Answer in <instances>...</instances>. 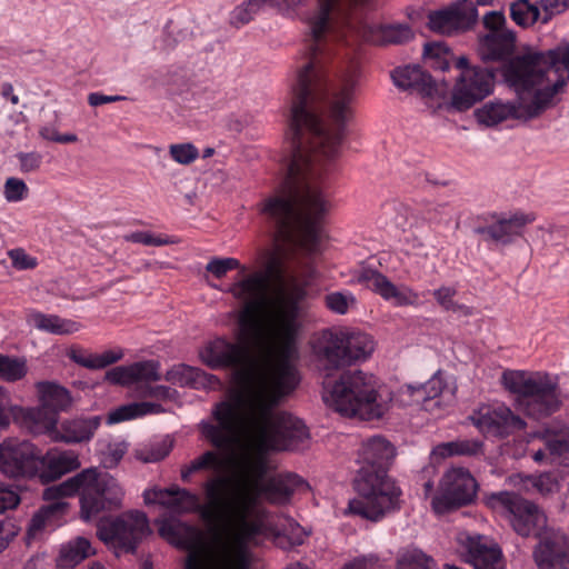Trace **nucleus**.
Wrapping results in <instances>:
<instances>
[{"label": "nucleus", "instance_id": "f03ea898", "mask_svg": "<svg viewBox=\"0 0 569 569\" xmlns=\"http://www.w3.org/2000/svg\"><path fill=\"white\" fill-rule=\"evenodd\" d=\"M227 487L228 481L222 477L203 481L201 488L206 498L204 503L201 502L199 495L176 485L164 489L146 490L143 498L147 505L158 503L177 515L198 513L209 523L232 526L234 541L232 545H222L217 553L214 569H250L251 558L247 546L258 545L267 538H272L282 549L301 546L305 542L307 533L297 522L288 521V526L279 530L261 517L250 519L256 498L246 493L233 500L227 499ZM159 535L171 545L188 551L184 569L191 555L199 556L204 569H210L203 535L196 526L177 518H168L160 522Z\"/></svg>", "mask_w": 569, "mask_h": 569}, {"label": "nucleus", "instance_id": "7ed1b4c3", "mask_svg": "<svg viewBox=\"0 0 569 569\" xmlns=\"http://www.w3.org/2000/svg\"><path fill=\"white\" fill-rule=\"evenodd\" d=\"M519 101L495 100L475 111L479 123L497 126L508 119H532L553 104L569 82V43L547 51H528L510 60L502 70Z\"/></svg>", "mask_w": 569, "mask_h": 569}, {"label": "nucleus", "instance_id": "79ce46f5", "mask_svg": "<svg viewBox=\"0 0 569 569\" xmlns=\"http://www.w3.org/2000/svg\"><path fill=\"white\" fill-rule=\"evenodd\" d=\"M169 154L177 163L188 166L199 158V149L191 142L172 143Z\"/></svg>", "mask_w": 569, "mask_h": 569}, {"label": "nucleus", "instance_id": "de8ad7c7", "mask_svg": "<svg viewBox=\"0 0 569 569\" xmlns=\"http://www.w3.org/2000/svg\"><path fill=\"white\" fill-rule=\"evenodd\" d=\"M11 264L17 270H31L38 266V260L26 252L22 248H14L8 251Z\"/></svg>", "mask_w": 569, "mask_h": 569}, {"label": "nucleus", "instance_id": "72a5a7b5", "mask_svg": "<svg viewBox=\"0 0 569 569\" xmlns=\"http://www.w3.org/2000/svg\"><path fill=\"white\" fill-rule=\"evenodd\" d=\"M221 467L220 456L208 450L181 468L180 477L183 483L192 482V475L200 471H217Z\"/></svg>", "mask_w": 569, "mask_h": 569}, {"label": "nucleus", "instance_id": "49530a36", "mask_svg": "<svg viewBox=\"0 0 569 569\" xmlns=\"http://www.w3.org/2000/svg\"><path fill=\"white\" fill-rule=\"evenodd\" d=\"M436 301L446 311H458L462 308L458 302L453 300L457 295V290L452 287L442 286L432 292Z\"/></svg>", "mask_w": 569, "mask_h": 569}, {"label": "nucleus", "instance_id": "c756f323", "mask_svg": "<svg viewBox=\"0 0 569 569\" xmlns=\"http://www.w3.org/2000/svg\"><path fill=\"white\" fill-rule=\"evenodd\" d=\"M483 452V443L478 439H457L436 446L432 455L440 458L453 456L476 457Z\"/></svg>", "mask_w": 569, "mask_h": 569}, {"label": "nucleus", "instance_id": "ea45409f", "mask_svg": "<svg viewBox=\"0 0 569 569\" xmlns=\"http://www.w3.org/2000/svg\"><path fill=\"white\" fill-rule=\"evenodd\" d=\"M443 388L445 382L440 376V372L435 373L425 385H420L418 387L408 386L411 396L421 395L422 401L437 398L441 395ZM416 401H420V399L417 398Z\"/></svg>", "mask_w": 569, "mask_h": 569}, {"label": "nucleus", "instance_id": "a211bd4d", "mask_svg": "<svg viewBox=\"0 0 569 569\" xmlns=\"http://www.w3.org/2000/svg\"><path fill=\"white\" fill-rule=\"evenodd\" d=\"M470 419L483 435L500 438L526 427L525 420L502 403L481 406L470 416Z\"/></svg>", "mask_w": 569, "mask_h": 569}, {"label": "nucleus", "instance_id": "a18cd8bd", "mask_svg": "<svg viewBox=\"0 0 569 569\" xmlns=\"http://www.w3.org/2000/svg\"><path fill=\"white\" fill-rule=\"evenodd\" d=\"M4 198L9 202H18L23 200L28 194L26 182L18 178H8L4 182Z\"/></svg>", "mask_w": 569, "mask_h": 569}, {"label": "nucleus", "instance_id": "5701e85b", "mask_svg": "<svg viewBox=\"0 0 569 569\" xmlns=\"http://www.w3.org/2000/svg\"><path fill=\"white\" fill-rule=\"evenodd\" d=\"M391 78L396 87L417 91L423 97H433L439 92L432 77L417 64L396 68Z\"/></svg>", "mask_w": 569, "mask_h": 569}, {"label": "nucleus", "instance_id": "ddd939ff", "mask_svg": "<svg viewBox=\"0 0 569 569\" xmlns=\"http://www.w3.org/2000/svg\"><path fill=\"white\" fill-rule=\"evenodd\" d=\"M487 503L506 512L512 529L522 537L539 536L547 528L545 512L533 502L515 492L491 493Z\"/></svg>", "mask_w": 569, "mask_h": 569}, {"label": "nucleus", "instance_id": "f3484780", "mask_svg": "<svg viewBox=\"0 0 569 569\" xmlns=\"http://www.w3.org/2000/svg\"><path fill=\"white\" fill-rule=\"evenodd\" d=\"M535 220L536 214L532 212L515 211L509 216L492 213L490 220H486L483 226L476 228V232L482 236L486 242L506 247L522 237L526 226Z\"/></svg>", "mask_w": 569, "mask_h": 569}, {"label": "nucleus", "instance_id": "37998d69", "mask_svg": "<svg viewBox=\"0 0 569 569\" xmlns=\"http://www.w3.org/2000/svg\"><path fill=\"white\" fill-rule=\"evenodd\" d=\"M528 482L542 496L553 493L559 490V481L553 472H542L530 476Z\"/></svg>", "mask_w": 569, "mask_h": 569}, {"label": "nucleus", "instance_id": "13d9d810", "mask_svg": "<svg viewBox=\"0 0 569 569\" xmlns=\"http://www.w3.org/2000/svg\"><path fill=\"white\" fill-rule=\"evenodd\" d=\"M506 18L500 11H490L483 17V26L488 33L505 32Z\"/></svg>", "mask_w": 569, "mask_h": 569}, {"label": "nucleus", "instance_id": "6e6d98bb", "mask_svg": "<svg viewBox=\"0 0 569 569\" xmlns=\"http://www.w3.org/2000/svg\"><path fill=\"white\" fill-rule=\"evenodd\" d=\"M17 158L20 163V170L23 173H29L38 170L42 163V156L39 152H19Z\"/></svg>", "mask_w": 569, "mask_h": 569}, {"label": "nucleus", "instance_id": "bf43d9fd", "mask_svg": "<svg viewBox=\"0 0 569 569\" xmlns=\"http://www.w3.org/2000/svg\"><path fill=\"white\" fill-rule=\"evenodd\" d=\"M19 503L20 497L14 490L0 486V513L14 509Z\"/></svg>", "mask_w": 569, "mask_h": 569}, {"label": "nucleus", "instance_id": "39448f33", "mask_svg": "<svg viewBox=\"0 0 569 569\" xmlns=\"http://www.w3.org/2000/svg\"><path fill=\"white\" fill-rule=\"evenodd\" d=\"M11 421L34 436L48 435L56 442L81 443L93 438L101 417H78L58 423L57 417L42 409H23L13 405L8 392L0 387V428H7Z\"/></svg>", "mask_w": 569, "mask_h": 569}, {"label": "nucleus", "instance_id": "4be33fe9", "mask_svg": "<svg viewBox=\"0 0 569 569\" xmlns=\"http://www.w3.org/2000/svg\"><path fill=\"white\" fill-rule=\"evenodd\" d=\"M308 483L298 475L287 472L269 478L264 483L257 485L256 501L259 497L271 503H287L298 490H305Z\"/></svg>", "mask_w": 569, "mask_h": 569}, {"label": "nucleus", "instance_id": "f257e3e1", "mask_svg": "<svg viewBox=\"0 0 569 569\" xmlns=\"http://www.w3.org/2000/svg\"><path fill=\"white\" fill-rule=\"evenodd\" d=\"M299 306L288 300L277 309L270 329L272 347L266 363L244 343L226 338L209 341L201 350V361L212 370L231 369L234 389L226 400L214 405L212 422H201L204 438L217 449L233 446L242 430L260 457L246 461L242 475L233 488L229 478L227 499L249 493L256 498L257 485L267 475L268 463L262 457L270 451L298 450L308 439L303 421L291 413L277 410L281 400L299 385V373L292 363L300 331ZM217 476L210 477L216 478Z\"/></svg>", "mask_w": 569, "mask_h": 569}, {"label": "nucleus", "instance_id": "393cba45", "mask_svg": "<svg viewBox=\"0 0 569 569\" xmlns=\"http://www.w3.org/2000/svg\"><path fill=\"white\" fill-rule=\"evenodd\" d=\"M166 379L173 385L197 390H218L222 387V382L217 376L188 365L173 367L167 372Z\"/></svg>", "mask_w": 569, "mask_h": 569}, {"label": "nucleus", "instance_id": "423d86ee", "mask_svg": "<svg viewBox=\"0 0 569 569\" xmlns=\"http://www.w3.org/2000/svg\"><path fill=\"white\" fill-rule=\"evenodd\" d=\"M323 400L336 411L371 420L382 417L385 407L378 401V383L361 370L345 371L336 380L323 382Z\"/></svg>", "mask_w": 569, "mask_h": 569}, {"label": "nucleus", "instance_id": "6ab92c4d", "mask_svg": "<svg viewBox=\"0 0 569 569\" xmlns=\"http://www.w3.org/2000/svg\"><path fill=\"white\" fill-rule=\"evenodd\" d=\"M533 550L538 569L569 568V537L560 530L546 528L539 536Z\"/></svg>", "mask_w": 569, "mask_h": 569}, {"label": "nucleus", "instance_id": "4d7b16f0", "mask_svg": "<svg viewBox=\"0 0 569 569\" xmlns=\"http://www.w3.org/2000/svg\"><path fill=\"white\" fill-rule=\"evenodd\" d=\"M342 569H383V563L376 555H366L355 558Z\"/></svg>", "mask_w": 569, "mask_h": 569}, {"label": "nucleus", "instance_id": "5fc2aeb1", "mask_svg": "<svg viewBox=\"0 0 569 569\" xmlns=\"http://www.w3.org/2000/svg\"><path fill=\"white\" fill-rule=\"evenodd\" d=\"M106 380L113 385H133L130 366H118L110 369L109 371L106 372Z\"/></svg>", "mask_w": 569, "mask_h": 569}, {"label": "nucleus", "instance_id": "774afa93", "mask_svg": "<svg viewBox=\"0 0 569 569\" xmlns=\"http://www.w3.org/2000/svg\"><path fill=\"white\" fill-rule=\"evenodd\" d=\"M77 140H78V137L73 133H64V134L60 133L58 142L59 143H71V142H76Z\"/></svg>", "mask_w": 569, "mask_h": 569}, {"label": "nucleus", "instance_id": "58836bf2", "mask_svg": "<svg viewBox=\"0 0 569 569\" xmlns=\"http://www.w3.org/2000/svg\"><path fill=\"white\" fill-rule=\"evenodd\" d=\"M356 303V297L349 291H335L325 297L326 307L337 315H346Z\"/></svg>", "mask_w": 569, "mask_h": 569}, {"label": "nucleus", "instance_id": "20e7f679", "mask_svg": "<svg viewBox=\"0 0 569 569\" xmlns=\"http://www.w3.org/2000/svg\"><path fill=\"white\" fill-rule=\"evenodd\" d=\"M393 457L395 448L383 437L376 436L362 443L358 452L361 466L353 480L358 497L349 501L350 515L378 522L400 509L402 491L388 476Z\"/></svg>", "mask_w": 569, "mask_h": 569}, {"label": "nucleus", "instance_id": "680f3d73", "mask_svg": "<svg viewBox=\"0 0 569 569\" xmlns=\"http://www.w3.org/2000/svg\"><path fill=\"white\" fill-rule=\"evenodd\" d=\"M16 533V527L11 520H0V552L8 547Z\"/></svg>", "mask_w": 569, "mask_h": 569}, {"label": "nucleus", "instance_id": "09e8293b", "mask_svg": "<svg viewBox=\"0 0 569 569\" xmlns=\"http://www.w3.org/2000/svg\"><path fill=\"white\" fill-rule=\"evenodd\" d=\"M126 241L132 243H141L144 246L160 247L168 244L169 241L161 236H156L148 231H134L130 234L124 236Z\"/></svg>", "mask_w": 569, "mask_h": 569}, {"label": "nucleus", "instance_id": "f704fd0d", "mask_svg": "<svg viewBox=\"0 0 569 569\" xmlns=\"http://www.w3.org/2000/svg\"><path fill=\"white\" fill-rule=\"evenodd\" d=\"M510 18L519 27L528 28L540 21V9L529 0H516L510 4Z\"/></svg>", "mask_w": 569, "mask_h": 569}, {"label": "nucleus", "instance_id": "412c9836", "mask_svg": "<svg viewBox=\"0 0 569 569\" xmlns=\"http://www.w3.org/2000/svg\"><path fill=\"white\" fill-rule=\"evenodd\" d=\"M461 543L475 569H505L502 551L483 536H466Z\"/></svg>", "mask_w": 569, "mask_h": 569}, {"label": "nucleus", "instance_id": "9b49d317", "mask_svg": "<svg viewBox=\"0 0 569 569\" xmlns=\"http://www.w3.org/2000/svg\"><path fill=\"white\" fill-rule=\"evenodd\" d=\"M456 68L460 70L451 91L450 107L462 112L472 108L493 92L496 72L492 69L471 66L468 58L459 57Z\"/></svg>", "mask_w": 569, "mask_h": 569}, {"label": "nucleus", "instance_id": "473e14b6", "mask_svg": "<svg viewBox=\"0 0 569 569\" xmlns=\"http://www.w3.org/2000/svg\"><path fill=\"white\" fill-rule=\"evenodd\" d=\"M30 321L37 329L53 335H70L79 330L76 321L62 319L56 315L33 312L30 315Z\"/></svg>", "mask_w": 569, "mask_h": 569}, {"label": "nucleus", "instance_id": "6e6552de", "mask_svg": "<svg viewBox=\"0 0 569 569\" xmlns=\"http://www.w3.org/2000/svg\"><path fill=\"white\" fill-rule=\"evenodd\" d=\"M53 490L60 497L79 493L84 519H90L103 510L119 508L123 498V490L118 481L108 473H99L93 468L82 470Z\"/></svg>", "mask_w": 569, "mask_h": 569}, {"label": "nucleus", "instance_id": "dca6fc26", "mask_svg": "<svg viewBox=\"0 0 569 569\" xmlns=\"http://www.w3.org/2000/svg\"><path fill=\"white\" fill-rule=\"evenodd\" d=\"M352 281L379 295L383 300L396 307L415 306L419 302V295L410 287H397L378 269L370 266H360L352 273Z\"/></svg>", "mask_w": 569, "mask_h": 569}, {"label": "nucleus", "instance_id": "338daca9", "mask_svg": "<svg viewBox=\"0 0 569 569\" xmlns=\"http://www.w3.org/2000/svg\"><path fill=\"white\" fill-rule=\"evenodd\" d=\"M187 569H204L201 558L197 555H191Z\"/></svg>", "mask_w": 569, "mask_h": 569}, {"label": "nucleus", "instance_id": "aec40b11", "mask_svg": "<svg viewBox=\"0 0 569 569\" xmlns=\"http://www.w3.org/2000/svg\"><path fill=\"white\" fill-rule=\"evenodd\" d=\"M466 1L457 2L448 8L431 11L428 14V27L431 31L451 36L471 29L478 19L475 4L466 6Z\"/></svg>", "mask_w": 569, "mask_h": 569}, {"label": "nucleus", "instance_id": "7c9ffc66", "mask_svg": "<svg viewBox=\"0 0 569 569\" xmlns=\"http://www.w3.org/2000/svg\"><path fill=\"white\" fill-rule=\"evenodd\" d=\"M93 553L88 539L79 537L61 546L58 567L73 568Z\"/></svg>", "mask_w": 569, "mask_h": 569}, {"label": "nucleus", "instance_id": "c85d7f7f", "mask_svg": "<svg viewBox=\"0 0 569 569\" xmlns=\"http://www.w3.org/2000/svg\"><path fill=\"white\" fill-rule=\"evenodd\" d=\"M413 38L408 24H380L369 28L368 40L377 44H402Z\"/></svg>", "mask_w": 569, "mask_h": 569}, {"label": "nucleus", "instance_id": "603ef678", "mask_svg": "<svg viewBox=\"0 0 569 569\" xmlns=\"http://www.w3.org/2000/svg\"><path fill=\"white\" fill-rule=\"evenodd\" d=\"M127 452V446L122 442L110 443L107 447L103 457V466L106 468H114Z\"/></svg>", "mask_w": 569, "mask_h": 569}, {"label": "nucleus", "instance_id": "2eb2a0df", "mask_svg": "<svg viewBox=\"0 0 569 569\" xmlns=\"http://www.w3.org/2000/svg\"><path fill=\"white\" fill-rule=\"evenodd\" d=\"M478 491V483L469 470L458 467L449 469L440 482L439 495L433 506L439 511H448L470 505Z\"/></svg>", "mask_w": 569, "mask_h": 569}, {"label": "nucleus", "instance_id": "bb28decb", "mask_svg": "<svg viewBox=\"0 0 569 569\" xmlns=\"http://www.w3.org/2000/svg\"><path fill=\"white\" fill-rule=\"evenodd\" d=\"M41 407L48 415L57 417L61 411H68L72 405L69 390L56 382L41 381L37 383Z\"/></svg>", "mask_w": 569, "mask_h": 569}, {"label": "nucleus", "instance_id": "b1692460", "mask_svg": "<svg viewBox=\"0 0 569 569\" xmlns=\"http://www.w3.org/2000/svg\"><path fill=\"white\" fill-rule=\"evenodd\" d=\"M39 458L41 466L36 477H39L42 482H51L64 473L71 472L80 467L79 457L74 451H57L49 450L46 455L39 449Z\"/></svg>", "mask_w": 569, "mask_h": 569}, {"label": "nucleus", "instance_id": "cd10ccee", "mask_svg": "<svg viewBox=\"0 0 569 569\" xmlns=\"http://www.w3.org/2000/svg\"><path fill=\"white\" fill-rule=\"evenodd\" d=\"M67 356L80 367L99 370L120 361L123 358V351L122 349H112L102 353H93L89 349L72 346L67 351Z\"/></svg>", "mask_w": 569, "mask_h": 569}, {"label": "nucleus", "instance_id": "e2e57ef3", "mask_svg": "<svg viewBox=\"0 0 569 569\" xmlns=\"http://www.w3.org/2000/svg\"><path fill=\"white\" fill-rule=\"evenodd\" d=\"M124 96H107L101 92H91L88 96V103L91 107H99L106 103L126 100Z\"/></svg>", "mask_w": 569, "mask_h": 569}, {"label": "nucleus", "instance_id": "052dcab7", "mask_svg": "<svg viewBox=\"0 0 569 569\" xmlns=\"http://www.w3.org/2000/svg\"><path fill=\"white\" fill-rule=\"evenodd\" d=\"M53 507H47L46 509H41L39 512H37L30 522L28 533L30 536L37 535L39 531H41L46 527V520L49 517L50 513H52Z\"/></svg>", "mask_w": 569, "mask_h": 569}, {"label": "nucleus", "instance_id": "0eeeda50", "mask_svg": "<svg viewBox=\"0 0 569 569\" xmlns=\"http://www.w3.org/2000/svg\"><path fill=\"white\" fill-rule=\"evenodd\" d=\"M502 385L515 395L516 409L531 419L550 417L561 407L558 380L547 372L506 370Z\"/></svg>", "mask_w": 569, "mask_h": 569}, {"label": "nucleus", "instance_id": "c9c22d12", "mask_svg": "<svg viewBox=\"0 0 569 569\" xmlns=\"http://www.w3.org/2000/svg\"><path fill=\"white\" fill-rule=\"evenodd\" d=\"M131 378L138 393L142 385L160 380L159 363L157 361H138L130 365Z\"/></svg>", "mask_w": 569, "mask_h": 569}, {"label": "nucleus", "instance_id": "c03bdc74", "mask_svg": "<svg viewBox=\"0 0 569 569\" xmlns=\"http://www.w3.org/2000/svg\"><path fill=\"white\" fill-rule=\"evenodd\" d=\"M240 267L239 260L234 258H213L207 266L206 270L212 273L217 279L223 278L229 271Z\"/></svg>", "mask_w": 569, "mask_h": 569}, {"label": "nucleus", "instance_id": "4c0bfd02", "mask_svg": "<svg viewBox=\"0 0 569 569\" xmlns=\"http://www.w3.org/2000/svg\"><path fill=\"white\" fill-rule=\"evenodd\" d=\"M27 375L26 361L18 358L0 355V378L7 381H17Z\"/></svg>", "mask_w": 569, "mask_h": 569}, {"label": "nucleus", "instance_id": "f8f14e48", "mask_svg": "<svg viewBox=\"0 0 569 569\" xmlns=\"http://www.w3.org/2000/svg\"><path fill=\"white\" fill-rule=\"evenodd\" d=\"M149 533L148 517L139 510L102 518L97 526V536L101 541L124 552H134L139 542Z\"/></svg>", "mask_w": 569, "mask_h": 569}, {"label": "nucleus", "instance_id": "8fccbe9b", "mask_svg": "<svg viewBox=\"0 0 569 569\" xmlns=\"http://www.w3.org/2000/svg\"><path fill=\"white\" fill-rule=\"evenodd\" d=\"M423 219L430 223L439 224L450 220V211L447 204H430L423 210Z\"/></svg>", "mask_w": 569, "mask_h": 569}, {"label": "nucleus", "instance_id": "2f4dec72", "mask_svg": "<svg viewBox=\"0 0 569 569\" xmlns=\"http://www.w3.org/2000/svg\"><path fill=\"white\" fill-rule=\"evenodd\" d=\"M164 412L163 407L156 402H132L121 406L108 416V423H119L126 420L136 419L147 415H158Z\"/></svg>", "mask_w": 569, "mask_h": 569}, {"label": "nucleus", "instance_id": "69168bd1", "mask_svg": "<svg viewBox=\"0 0 569 569\" xmlns=\"http://www.w3.org/2000/svg\"><path fill=\"white\" fill-rule=\"evenodd\" d=\"M39 134L41 138L53 142H58V139L60 137L58 130L54 127L50 126L42 127L39 131Z\"/></svg>", "mask_w": 569, "mask_h": 569}, {"label": "nucleus", "instance_id": "4468645a", "mask_svg": "<svg viewBox=\"0 0 569 569\" xmlns=\"http://www.w3.org/2000/svg\"><path fill=\"white\" fill-rule=\"evenodd\" d=\"M39 448L27 440L0 443V472L10 478H34L41 466Z\"/></svg>", "mask_w": 569, "mask_h": 569}, {"label": "nucleus", "instance_id": "3c124183", "mask_svg": "<svg viewBox=\"0 0 569 569\" xmlns=\"http://www.w3.org/2000/svg\"><path fill=\"white\" fill-rule=\"evenodd\" d=\"M176 393L170 387L167 386H152L151 383L142 385V390L138 393L142 398H154L159 400L172 399Z\"/></svg>", "mask_w": 569, "mask_h": 569}, {"label": "nucleus", "instance_id": "e433bc0d", "mask_svg": "<svg viewBox=\"0 0 569 569\" xmlns=\"http://www.w3.org/2000/svg\"><path fill=\"white\" fill-rule=\"evenodd\" d=\"M433 560L419 549L405 550L398 558L397 569H431Z\"/></svg>", "mask_w": 569, "mask_h": 569}, {"label": "nucleus", "instance_id": "0e129e2a", "mask_svg": "<svg viewBox=\"0 0 569 569\" xmlns=\"http://www.w3.org/2000/svg\"><path fill=\"white\" fill-rule=\"evenodd\" d=\"M359 71L358 68L352 67V69L345 74L341 81L340 88H356L358 81Z\"/></svg>", "mask_w": 569, "mask_h": 569}, {"label": "nucleus", "instance_id": "1a4fd4ad", "mask_svg": "<svg viewBox=\"0 0 569 569\" xmlns=\"http://www.w3.org/2000/svg\"><path fill=\"white\" fill-rule=\"evenodd\" d=\"M313 352L328 371L367 360L375 350L368 333L343 329H326L312 345Z\"/></svg>", "mask_w": 569, "mask_h": 569}, {"label": "nucleus", "instance_id": "a19ab883", "mask_svg": "<svg viewBox=\"0 0 569 569\" xmlns=\"http://www.w3.org/2000/svg\"><path fill=\"white\" fill-rule=\"evenodd\" d=\"M546 447L552 456H561L569 451V428L561 427L558 431L547 430Z\"/></svg>", "mask_w": 569, "mask_h": 569}, {"label": "nucleus", "instance_id": "864d4df0", "mask_svg": "<svg viewBox=\"0 0 569 569\" xmlns=\"http://www.w3.org/2000/svg\"><path fill=\"white\" fill-rule=\"evenodd\" d=\"M540 22L542 24L549 23V21L556 16L565 11L560 0H540Z\"/></svg>", "mask_w": 569, "mask_h": 569}, {"label": "nucleus", "instance_id": "9d476101", "mask_svg": "<svg viewBox=\"0 0 569 569\" xmlns=\"http://www.w3.org/2000/svg\"><path fill=\"white\" fill-rule=\"evenodd\" d=\"M283 272L281 259L272 256L264 271H256L230 286L229 292L244 303L239 316V325L243 333L259 332L258 312L266 305L271 278H280Z\"/></svg>", "mask_w": 569, "mask_h": 569}, {"label": "nucleus", "instance_id": "a878e982", "mask_svg": "<svg viewBox=\"0 0 569 569\" xmlns=\"http://www.w3.org/2000/svg\"><path fill=\"white\" fill-rule=\"evenodd\" d=\"M516 48V33L511 30L505 32L487 33L480 39L479 51L485 61H506L503 67L517 56L512 57Z\"/></svg>", "mask_w": 569, "mask_h": 569}]
</instances>
